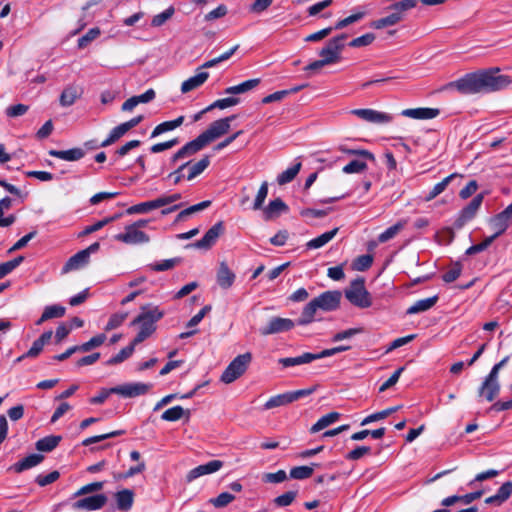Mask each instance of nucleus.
I'll list each match as a JSON object with an SVG mask.
<instances>
[{
	"instance_id": "40",
	"label": "nucleus",
	"mask_w": 512,
	"mask_h": 512,
	"mask_svg": "<svg viewBox=\"0 0 512 512\" xmlns=\"http://www.w3.org/2000/svg\"><path fill=\"white\" fill-rule=\"evenodd\" d=\"M61 436H47L36 442V449L42 452H50L55 449L61 441Z\"/></svg>"
},
{
	"instance_id": "56",
	"label": "nucleus",
	"mask_w": 512,
	"mask_h": 512,
	"mask_svg": "<svg viewBox=\"0 0 512 512\" xmlns=\"http://www.w3.org/2000/svg\"><path fill=\"white\" fill-rule=\"evenodd\" d=\"M127 312L115 313L111 315L109 321L105 326V331H111L118 328L127 318Z\"/></svg>"
},
{
	"instance_id": "28",
	"label": "nucleus",
	"mask_w": 512,
	"mask_h": 512,
	"mask_svg": "<svg viewBox=\"0 0 512 512\" xmlns=\"http://www.w3.org/2000/svg\"><path fill=\"white\" fill-rule=\"evenodd\" d=\"M81 94L82 89L80 87L75 85L67 86L60 95L61 106H71L81 96Z\"/></svg>"
},
{
	"instance_id": "35",
	"label": "nucleus",
	"mask_w": 512,
	"mask_h": 512,
	"mask_svg": "<svg viewBox=\"0 0 512 512\" xmlns=\"http://www.w3.org/2000/svg\"><path fill=\"white\" fill-rule=\"evenodd\" d=\"M437 300V296H432L429 298L418 300L407 309V314H417L427 311L436 304Z\"/></svg>"
},
{
	"instance_id": "59",
	"label": "nucleus",
	"mask_w": 512,
	"mask_h": 512,
	"mask_svg": "<svg viewBox=\"0 0 512 512\" xmlns=\"http://www.w3.org/2000/svg\"><path fill=\"white\" fill-rule=\"evenodd\" d=\"M367 168V164L362 160H352L345 165L342 171L346 174L361 173Z\"/></svg>"
},
{
	"instance_id": "45",
	"label": "nucleus",
	"mask_w": 512,
	"mask_h": 512,
	"mask_svg": "<svg viewBox=\"0 0 512 512\" xmlns=\"http://www.w3.org/2000/svg\"><path fill=\"white\" fill-rule=\"evenodd\" d=\"M300 169H301V163L298 162L295 165H293L292 167H290V168L286 169L285 171H283L277 177L278 184L279 185H284V184H287V183L291 182L297 176V174L299 173Z\"/></svg>"
},
{
	"instance_id": "13",
	"label": "nucleus",
	"mask_w": 512,
	"mask_h": 512,
	"mask_svg": "<svg viewBox=\"0 0 512 512\" xmlns=\"http://www.w3.org/2000/svg\"><path fill=\"white\" fill-rule=\"evenodd\" d=\"M341 293L339 291H326L314 298L317 306L323 311L336 310L340 305Z\"/></svg>"
},
{
	"instance_id": "47",
	"label": "nucleus",
	"mask_w": 512,
	"mask_h": 512,
	"mask_svg": "<svg viewBox=\"0 0 512 512\" xmlns=\"http://www.w3.org/2000/svg\"><path fill=\"white\" fill-rule=\"evenodd\" d=\"M136 345L133 340L129 346L121 349L118 354L110 358L107 361V365H116L128 359L133 354Z\"/></svg>"
},
{
	"instance_id": "17",
	"label": "nucleus",
	"mask_w": 512,
	"mask_h": 512,
	"mask_svg": "<svg viewBox=\"0 0 512 512\" xmlns=\"http://www.w3.org/2000/svg\"><path fill=\"white\" fill-rule=\"evenodd\" d=\"M224 232V225L223 222H217L215 225H213L206 233L205 235L198 240L194 246L196 248H204L208 249L212 247L220 235H222Z\"/></svg>"
},
{
	"instance_id": "16",
	"label": "nucleus",
	"mask_w": 512,
	"mask_h": 512,
	"mask_svg": "<svg viewBox=\"0 0 512 512\" xmlns=\"http://www.w3.org/2000/svg\"><path fill=\"white\" fill-rule=\"evenodd\" d=\"M205 146H207V144L205 143L201 135H199L197 138L186 143L180 150H178L173 155L172 162L175 163L180 159L190 157L199 152L200 150H202Z\"/></svg>"
},
{
	"instance_id": "4",
	"label": "nucleus",
	"mask_w": 512,
	"mask_h": 512,
	"mask_svg": "<svg viewBox=\"0 0 512 512\" xmlns=\"http://www.w3.org/2000/svg\"><path fill=\"white\" fill-rule=\"evenodd\" d=\"M416 2H394L387 10L389 14L385 17L377 19L371 23V27L382 29L384 27L393 26L404 19L406 12L413 9Z\"/></svg>"
},
{
	"instance_id": "5",
	"label": "nucleus",
	"mask_w": 512,
	"mask_h": 512,
	"mask_svg": "<svg viewBox=\"0 0 512 512\" xmlns=\"http://www.w3.org/2000/svg\"><path fill=\"white\" fill-rule=\"evenodd\" d=\"M345 297L351 304L359 308H368L372 305L371 295L365 288L363 278H357L350 283L345 290Z\"/></svg>"
},
{
	"instance_id": "6",
	"label": "nucleus",
	"mask_w": 512,
	"mask_h": 512,
	"mask_svg": "<svg viewBox=\"0 0 512 512\" xmlns=\"http://www.w3.org/2000/svg\"><path fill=\"white\" fill-rule=\"evenodd\" d=\"M252 360V354L250 352H246L244 354L238 355L236 358L232 360V362L227 366L225 371L221 375V381L225 384H230L242 376L249 364Z\"/></svg>"
},
{
	"instance_id": "53",
	"label": "nucleus",
	"mask_w": 512,
	"mask_h": 512,
	"mask_svg": "<svg viewBox=\"0 0 512 512\" xmlns=\"http://www.w3.org/2000/svg\"><path fill=\"white\" fill-rule=\"evenodd\" d=\"M24 260L23 256H18L13 260L7 261L5 263L0 264V279L8 275L15 268H17Z\"/></svg>"
},
{
	"instance_id": "52",
	"label": "nucleus",
	"mask_w": 512,
	"mask_h": 512,
	"mask_svg": "<svg viewBox=\"0 0 512 512\" xmlns=\"http://www.w3.org/2000/svg\"><path fill=\"white\" fill-rule=\"evenodd\" d=\"M235 500V496L228 493L222 492L217 497L210 499V503L215 508H224Z\"/></svg>"
},
{
	"instance_id": "19",
	"label": "nucleus",
	"mask_w": 512,
	"mask_h": 512,
	"mask_svg": "<svg viewBox=\"0 0 512 512\" xmlns=\"http://www.w3.org/2000/svg\"><path fill=\"white\" fill-rule=\"evenodd\" d=\"M106 502L107 497L104 494H97L79 499L74 503V508L92 511L102 508Z\"/></svg>"
},
{
	"instance_id": "27",
	"label": "nucleus",
	"mask_w": 512,
	"mask_h": 512,
	"mask_svg": "<svg viewBox=\"0 0 512 512\" xmlns=\"http://www.w3.org/2000/svg\"><path fill=\"white\" fill-rule=\"evenodd\" d=\"M209 77V73L205 71L198 72L196 75L185 80L181 85V92L188 93L203 85Z\"/></svg>"
},
{
	"instance_id": "30",
	"label": "nucleus",
	"mask_w": 512,
	"mask_h": 512,
	"mask_svg": "<svg viewBox=\"0 0 512 512\" xmlns=\"http://www.w3.org/2000/svg\"><path fill=\"white\" fill-rule=\"evenodd\" d=\"M52 334L53 333L51 330L44 332L37 340L33 342L31 348L25 353V356L30 358L37 357L43 350L44 345L51 340Z\"/></svg>"
},
{
	"instance_id": "31",
	"label": "nucleus",
	"mask_w": 512,
	"mask_h": 512,
	"mask_svg": "<svg viewBox=\"0 0 512 512\" xmlns=\"http://www.w3.org/2000/svg\"><path fill=\"white\" fill-rule=\"evenodd\" d=\"M116 503L119 510L128 511L134 502V493L129 489H123L116 493Z\"/></svg>"
},
{
	"instance_id": "46",
	"label": "nucleus",
	"mask_w": 512,
	"mask_h": 512,
	"mask_svg": "<svg viewBox=\"0 0 512 512\" xmlns=\"http://www.w3.org/2000/svg\"><path fill=\"white\" fill-rule=\"evenodd\" d=\"M455 177V174H451L444 178L441 182L437 183L432 190L425 196V201L429 202L441 194L449 185L451 180Z\"/></svg>"
},
{
	"instance_id": "42",
	"label": "nucleus",
	"mask_w": 512,
	"mask_h": 512,
	"mask_svg": "<svg viewBox=\"0 0 512 512\" xmlns=\"http://www.w3.org/2000/svg\"><path fill=\"white\" fill-rule=\"evenodd\" d=\"M319 309L316 302L311 300L303 309L301 317L298 320L299 325H306L314 320L316 311Z\"/></svg>"
},
{
	"instance_id": "3",
	"label": "nucleus",
	"mask_w": 512,
	"mask_h": 512,
	"mask_svg": "<svg viewBox=\"0 0 512 512\" xmlns=\"http://www.w3.org/2000/svg\"><path fill=\"white\" fill-rule=\"evenodd\" d=\"M480 87L482 92H495L508 87L512 80L508 75L499 74L498 67L479 70Z\"/></svg>"
},
{
	"instance_id": "22",
	"label": "nucleus",
	"mask_w": 512,
	"mask_h": 512,
	"mask_svg": "<svg viewBox=\"0 0 512 512\" xmlns=\"http://www.w3.org/2000/svg\"><path fill=\"white\" fill-rule=\"evenodd\" d=\"M235 278L234 272L228 265L225 262H221L216 275L218 285L223 289H228L233 285Z\"/></svg>"
},
{
	"instance_id": "48",
	"label": "nucleus",
	"mask_w": 512,
	"mask_h": 512,
	"mask_svg": "<svg viewBox=\"0 0 512 512\" xmlns=\"http://www.w3.org/2000/svg\"><path fill=\"white\" fill-rule=\"evenodd\" d=\"M289 403H292V402H291L289 393L287 392V393H283V394H279V395L271 397L264 404V409L265 410H269V409H272V408H275V407H280V406L287 405Z\"/></svg>"
},
{
	"instance_id": "38",
	"label": "nucleus",
	"mask_w": 512,
	"mask_h": 512,
	"mask_svg": "<svg viewBox=\"0 0 512 512\" xmlns=\"http://www.w3.org/2000/svg\"><path fill=\"white\" fill-rule=\"evenodd\" d=\"M260 83V79H250V80H247L245 82H242L238 85H235V86H231V87H228L226 90H225V93L226 94H242V93H246L252 89H254L255 87H257Z\"/></svg>"
},
{
	"instance_id": "7",
	"label": "nucleus",
	"mask_w": 512,
	"mask_h": 512,
	"mask_svg": "<svg viewBox=\"0 0 512 512\" xmlns=\"http://www.w3.org/2000/svg\"><path fill=\"white\" fill-rule=\"evenodd\" d=\"M445 89H455L461 94L481 93L479 72L468 73L462 78L448 83Z\"/></svg>"
},
{
	"instance_id": "11",
	"label": "nucleus",
	"mask_w": 512,
	"mask_h": 512,
	"mask_svg": "<svg viewBox=\"0 0 512 512\" xmlns=\"http://www.w3.org/2000/svg\"><path fill=\"white\" fill-rule=\"evenodd\" d=\"M350 113L361 120L373 124H387L393 120L392 115L374 109H353Z\"/></svg>"
},
{
	"instance_id": "57",
	"label": "nucleus",
	"mask_w": 512,
	"mask_h": 512,
	"mask_svg": "<svg viewBox=\"0 0 512 512\" xmlns=\"http://www.w3.org/2000/svg\"><path fill=\"white\" fill-rule=\"evenodd\" d=\"M297 497V491H288L278 497H276L273 502L278 507H286L292 504V502Z\"/></svg>"
},
{
	"instance_id": "63",
	"label": "nucleus",
	"mask_w": 512,
	"mask_h": 512,
	"mask_svg": "<svg viewBox=\"0 0 512 512\" xmlns=\"http://www.w3.org/2000/svg\"><path fill=\"white\" fill-rule=\"evenodd\" d=\"M374 40H375V35L373 33H367V34H364L360 37L353 39L349 43V46L353 47V48L364 47V46H368V45L372 44Z\"/></svg>"
},
{
	"instance_id": "39",
	"label": "nucleus",
	"mask_w": 512,
	"mask_h": 512,
	"mask_svg": "<svg viewBox=\"0 0 512 512\" xmlns=\"http://www.w3.org/2000/svg\"><path fill=\"white\" fill-rule=\"evenodd\" d=\"M210 164V158L208 155L204 156L202 159H200L198 162L194 164H189L187 167L189 169L187 180H192L198 175H200Z\"/></svg>"
},
{
	"instance_id": "51",
	"label": "nucleus",
	"mask_w": 512,
	"mask_h": 512,
	"mask_svg": "<svg viewBox=\"0 0 512 512\" xmlns=\"http://www.w3.org/2000/svg\"><path fill=\"white\" fill-rule=\"evenodd\" d=\"M180 263H181V258L176 257V258L166 259V260H162L161 262L151 264L150 268L153 271H157V272L167 271V270H170V269L174 268L175 266L179 265Z\"/></svg>"
},
{
	"instance_id": "20",
	"label": "nucleus",
	"mask_w": 512,
	"mask_h": 512,
	"mask_svg": "<svg viewBox=\"0 0 512 512\" xmlns=\"http://www.w3.org/2000/svg\"><path fill=\"white\" fill-rule=\"evenodd\" d=\"M440 114L439 109L437 108H427V107H419V108H408L404 109L401 112V115L404 117L417 119V120H427L436 118Z\"/></svg>"
},
{
	"instance_id": "9",
	"label": "nucleus",
	"mask_w": 512,
	"mask_h": 512,
	"mask_svg": "<svg viewBox=\"0 0 512 512\" xmlns=\"http://www.w3.org/2000/svg\"><path fill=\"white\" fill-rule=\"evenodd\" d=\"M347 38L346 34L339 35L328 41L326 46L321 49L319 55L327 64L336 63L340 59V53L344 47L343 41Z\"/></svg>"
},
{
	"instance_id": "18",
	"label": "nucleus",
	"mask_w": 512,
	"mask_h": 512,
	"mask_svg": "<svg viewBox=\"0 0 512 512\" xmlns=\"http://www.w3.org/2000/svg\"><path fill=\"white\" fill-rule=\"evenodd\" d=\"M500 391V384L498 378L487 375L482 385L479 388L478 394L480 397H484L487 401H493Z\"/></svg>"
},
{
	"instance_id": "24",
	"label": "nucleus",
	"mask_w": 512,
	"mask_h": 512,
	"mask_svg": "<svg viewBox=\"0 0 512 512\" xmlns=\"http://www.w3.org/2000/svg\"><path fill=\"white\" fill-rule=\"evenodd\" d=\"M89 262L87 251H79L68 259L62 268V273H68L85 266Z\"/></svg>"
},
{
	"instance_id": "23",
	"label": "nucleus",
	"mask_w": 512,
	"mask_h": 512,
	"mask_svg": "<svg viewBox=\"0 0 512 512\" xmlns=\"http://www.w3.org/2000/svg\"><path fill=\"white\" fill-rule=\"evenodd\" d=\"M287 211L288 206L280 198H277L270 201V203L263 208V216L265 220H272Z\"/></svg>"
},
{
	"instance_id": "37",
	"label": "nucleus",
	"mask_w": 512,
	"mask_h": 512,
	"mask_svg": "<svg viewBox=\"0 0 512 512\" xmlns=\"http://www.w3.org/2000/svg\"><path fill=\"white\" fill-rule=\"evenodd\" d=\"M340 417L338 412H331L322 416L310 429L311 433H317L336 422Z\"/></svg>"
},
{
	"instance_id": "54",
	"label": "nucleus",
	"mask_w": 512,
	"mask_h": 512,
	"mask_svg": "<svg viewBox=\"0 0 512 512\" xmlns=\"http://www.w3.org/2000/svg\"><path fill=\"white\" fill-rule=\"evenodd\" d=\"M313 471L310 466H297L290 470V477L297 480L307 479L312 476Z\"/></svg>"
},
{
	"instance_id": "8",
	"label": "nucleus",
	"mask_w": 512,
	"mask_h": 512,
	"mask_svg": "<svg viewBox=\"0 0 512 512\" xmlns=\"http://www.w3.org/2000/svg\"><path fill=\"white\" fill-rule=\"evenodd\" d=\"M234 119L235 115H232L212 122L209 127L200 134L205 143L208 145L227 134L230 130V124Z\"/></svg>"
},
{
	"instance_id": "34",
	"label": "nucleus",
	"mask_w": 512,
	"mask_h": 512,
	"mask_svg": "<svg viewBox=\"0 0 512 512\" xmlns=\"http://www.w3.org/2000/svg\"><path fill=\"white\" fill-rule=\"evenodd\" d=\"M338 228H334L331 231L325 232L320 236L308 241L306 243L307 249H318L330 242L338 233Z\"/></svg>"
},
{
	"instance_id": "32",
	"label": "nucleus",
	"mask_w": 512,
	"mask_h": 512,
	"mask_svg": "<svg viewBox=\"0 0 512 512\" xmlns=\"http://www.w3.org/2000/svg\"><path fill=\"white\" fill-rule=\"evenodd\" d=\"M66 309L61 305H51L45 307L41 317L37 320L36 324L41 325L43 322L53 319L60 318L65 315Z\"/></svg>"
},
{
	"instance_id": "15",
	"label": "nucleus",
	"mask_w": 512,
	"mask_h": 512,
	"mask_svg": "<svg viewBox=\"0 0 512 512\" xmlns=\"http://www.w3.org/2000/svg\"><path fill=\"white\" fill-rule=\"evenodd\" d=\"M223 467V462L220 460H212L206 464L199 465L192 470H190L186 475L187 482H192L195 479L215 473L219 471Z\"/></svg>"
},
{
	"instance_id": "60",
	"label": "nucleus",
	"mask_w": 512,
	"mask_h": 512,
	"mask_svg": "<svg viewBox=\"0 0 512 512\" xmlns=\"http://www.w3.org/2000/svg\"><path fill=\"white\" fill-rule=\"evenodd\" d=\"M268 195V183L265 181L261 184L257 195L254 200L253 209L259 210L262 208L263 203Z\"/></svg>"
},
{
	"instance_id": "58",
	"label": "nucleus",
	"mask_w": 512,
	"mask_h": 512,
	"mask_svg": "<svg viewBox=\"0 0 512 512\" xmlns=\"http://www.w3.org/2000/svg\"><path fill=\"white\" fill-rule=\"evenodd\" d=\"M175 12L173 6H170L165 11L155 15L152 19V26L159 27L162 26L167 20H169Z\"/></svg>"
},
{
	"instance_id": "44",
	"label": "nucleus",
	"mask_w": 512,
	"mask_h": 512,
	"mask_svg": "<svg viewBox=\"0 0 512 512\" xmlns=\"http://www.w3.org/2000/svg\"><path fill=\"white\" fill-rule=\"evenodd\" d=\"M509 224L510 221L506 219L501 213L496 215L491 220V225L495 230V233L491 237H494L495 240L498 236L506 231V229L509 227Z\"/></svg>"
},
{
	"instance_id": "61",
	"label": "nucleus",
	"mask_w": 512,
	"mask_h": 512,
	"mask_svg": "<svg viewBox=\"0 0 512 512\" xmlns=\"http://www.w3.org/2000/svg\"><path fill=\"white\" fill-rule=\"evenodd\" d=\"M100 35V30L98 28L90 29L85 35L78 39V47L83 49L88 46L93 40H95Z\"/></svg>"
},
{
	"instance_id": "2",
	"label": "nucleus",
	"mask_w": 512,
	"mask_h": 512,
	"mask_svg": "<svg viewBox=\"0 0 512 512\" xmlns=\"http://www.w3.org/2000/svg\"><path fill=\"white\" fill-rule=\"evenodd\" d=\"M151 388V384L136 382L125 383L112 388H102L98 395L90 398V403L94 405L102 404L111 394H118L124 398H133L146 394Z\"/></svg>"
},
{
	"instance_id": "26",
	"label": "nucleus",
	"mask_w": 512,
	"mask_h": 512,
	"mask_svg": "<svg viewBox=\"0 0 512 512\" xmlns=\"http://www.w3.org/2000/svg\"><path fill=\"white\" fill-rule=\"evenodd\" d=\"M49 155L65 161H78L84 157L85 152L82 148L76 147L69 150H50Z\"/></svg>"
},
{
	"instance_id": "41",
	"label": "nucleus",
	"mask_w": 512,
	"mask_h": 512,
	"mask_svg": "<svg viewBox=\"0 0 512 512\" xmlns=\"http://www.w3.org/2000/svg\"><path fill=\"white\" fill-rule=\"evenodd\" d=\"M407 224V220H400L393 226L386 229L383 233L378 236V241L380 243H385L391 239H393Z\"/></svg>"
},
{
	"instance_id": "1",
	"label": "nucleus",
	"mask_w": 512,
	"mask_h": 512,
	"mask_svg": "<svg viewBox=\"0 0 512 512\" xmlns=\"http://www.w3.org/2000/svg\"><path fill=\"white\" fill-rule=\"evenodd\" d=\"M164 316L158 306L151 304L141 307L140 314L131 322V326H139L134 344H139L150 337L156 330V323Z\"/></svg>"
},
{
	"instance_id": "21",
	"label": "nucleus",
	"mask_w": 512,
	"mask_h": 512,
	"mask_svg": "<svg viewBox=\"0 0 512 512\" xmlns=\"http://www.w3.org/2000/svg\"><path fill=\"white\" fill-rule=\"evenodd\" d=\"M318 359H319V356L317 355V353L305 352V353L295 356V357L280 358L278 360V363L283 368H289V367H293V366L308 364V363H311L312 361H315Z\"/></svg>"
},
{
	"instance_id": "25",
	"label": "nucleus",
	"mask_w": 512,
	"mask_h": 512,
	"mask_svg": "<svg viewBox=\"0 0 512 512\" xmlns=\"http://www.w3.org/2000/svg\"><path fill=\"white\" fill-rule=\"evenodd\" d=\"M512 495V482L507 481L501 485L497 493L485 499L486 504L501 505Z\"/></svg>"
},
{
	"instance_id": "64",
	"label": "nucleus",
	"mask_w": 512,
	"mask_h": 512,
	"mask_svg": "<svg viewBox=\"0 0 512 512\" xmlns=\"http://www.w3.org/2000/svg\"><path fill=\"white\" fill-rule=\"evenodd\" d=\"M362 332H363L362 328H350V329L336 333L333 336L332 341L339 342V341H342L345 339H350V338L354 337L355 335H358Z\"/></svg>"
},
{
	"instance_id": "36",
	"label": "nucleus",
	"mask_w": 512,
	"mask_h": 512,
	"mask_svg": "<svg viewBox=\"0 0 512 512\" xmlns=\"http://www.w3.org/2000/svg\"><path fill=\"white\" fill-rule=\"evenodd\" d=\"M184 121V116H179L178 118L171 120V121H165L159 125H157L154 130L152 131L151 137H157L161 135L162 133H165L167 131H171L182 125Z\"/></svg>"
},
{
	"instance_id": "33",
	"label": "nucleus",
	"mask_w": 512,
	"mask_h": 512,
	"mask_svg": "<svg viewBox=\"0 0 512 512\" xmlns=\"http://www.w3.org/2000/svg\"><path fill=\"white\" fill-rule=\"evenodd\" d=\"M160 202H159V199L156 198L154 200H151V201H146V202H142V203H139V204H136V205H133L131 207H129L126 212L127 214L129 215H132V214H144V213H148L154 209H157V208H160Z\"/></svg>"
},
{
	"instance_id": "14",
	"label": "nucleus",
	"mask_w": 512,
	"mask_h": 512,
	"mask_svg": "<svg viewBox=\"0 0 512 512\" xmlns=\"http://www.w3.org/2000/svg\"><path fill=\"white\" fill-rule=\"evenodd\" d=\"M294 322L288 318L273 317L269 320L267 325L261 329L262 335H271L281 332H286L294 327Z\"/></svg>"
},
{
	"instance_id": "43",
	"label": "nucleus",
	"mask_w": 512,
	"mask_h": 512,
	"mask_svg": "<svg viewBox=\"0 0 512 512\" xmlns=\"http://www.w3.org/2000/svg\"><path fill=\"white\" fill-rule=\"evenodd\" d=\"M365 15H366V11L357 10V11L353 12L351 15L337 21V23L334 26V29L340 30V29H343V28H345L349 25H352L356 22H359L360 20H362L364 18Z\"/></svg>"
},
{
	"instance_id": "29",
	"label": "nucleus",
	"mask_w": 512,
	"mask_h": 512,
	"mask_svg": "<svg viewBox=\"0 0 512 512\" xmlns=\"http://www.w3.org/2000/svg\"><path fill=\"white\" fill-rule=\"evenodd\" d=\"M44 457L41 454H31L24 459L18 461L13 465V470L17 473H21L27 469L35 467L43 461Z\"/></svg>"
},
{
	"instance_id": "12",
	"label": "nucleus",
	"mask_w": 512,
	"mask_h": 512,
	"mask_svg": "<svg viewBox=\"0 0 512 512\" xmlns=\"http://www.w3.org/2000/svg\"><path fill=\"white\" fill-rule=\"evenodd\" d=\"M483 201V195L478 194L476 195L472 201L461 210L458 218L455 221L456 228H462L466 222L471 220L478 211L479 207L481 206Z\"/></svg>"
},
{
	"instance_id": "10",
	"label": "nucleus",
	"mask_w": 512,
	"mask_h": 512,
	"mask_svg": "<svg viewBox=\"0 0 512 512\" xmlns=\"http://www.w3.org/2000/svg\"><path fill=\"white\" fill-rule=\"evenodd\" d=\"M114 239L127 245L146 244L150 241L148 234L131 224L127 225L122 233L116 234Z\"/></svg>"
},
{
	"instance_id": "62",
	"label": "nucleus",
	"mask_w": 512,
	"mask_h": 512,
	"mask_svg": "<svg viewBox=\"0 0 512 512\" xmlns=\"http://www.w3.org/2000/svg\"><path fill=\"white\" fill-rule=\"evenodd\" d=\"M461 272L462 266L460 263L456 262L450 267V269L447 272L443 274L442 278L445 282L451 283L461 275Z\"/></svg>"
},
{
	"instance_id": "50",
	"label": "nucleus",
	"mask_w": 512,
	"mask_h": 512,
	"mask_svg": "<svg viewBox=\"0 0 512 512\" xmlns=\"http://www.w3.org/2000/svg\"><path fill=\"white\" fill-rule=\"evenodd\" d=\"M210 205H211V201H209V200H206V201L200 202L198 204L192 205V206L182 210L178 214L177 219L178 220H184L187 217L191 216L192 214L200 212V211L208 208Z\"/></svg>"
},
{
	"instance_id": "55",
	"label": "nucleus",
	"mask_w": 512,
	"mask_h": 512,
	"mask_svg": "<svg viewBox=\"0 0 512 512\" xmlns=\"http://www.w3.org/2000/svg\"><path fill=\"white\" fill-rule=\"evenodd\" d=\"M105 340H106V335L99 334V335L92 337L88 342H85L82 345L78 346V349H79V351H82V352H88L91 349L102 345Z\"/></svg>"
},
{
	"instance_id": "49",
	"label": "nucleus",
	"mask_w": 512,
	"mask_h": 512,
	"mask_svg": "<svg viewBox=\"0 0 512 512\" xmlns=\"http://www.w3.org/2000/svg\"><path fill=\"white\" fill-rule=\"evenodd\" d=\"M189 416V411H185L181 406H174L172 408L167 409L161 416V418L165 421H177L181 419L184 415Z\"/></svg>"
}]
</instances>
